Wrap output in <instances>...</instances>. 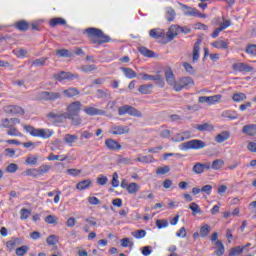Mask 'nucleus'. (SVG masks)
I'll return each instance as SVG.
<instances>
[{"label": "nucleus", "mask_w": 256, "mask_h": 256, "mask_svg": "<svg viewBox=\"0 0 256 256\" xmlns=\"http://www.w3.org/2000/svg\"><path fill=\"white\" fill-rule=\"evenodd\" d=\"M85 33L87 34L89 41L93 45H103L111 41V37L105 35V33H103V30L99 28H87L85 30Z\"/></svg>", "instance_id": "1"}, {"label": "nucleus", "mask_w": 256, "mask_h": 256, "mask_svg": "<svg viewBox=\"0 0 256 256\" xmlns=\"http://www.w3.org/2000/svg\"><path fill=\"white\" fill-rule=\"evenodd\" d=\"M24 129L27 133H30L32 137H41L42 139H49L53 137V130L49 129H37L31 125H24Z\"/></svg>", "instance_id": "2"}, {"label": "nucleus", "mask_w": 256, "mask_h": 256, "mask_svg": "<svg viewBox=\"0 0 256 256\" xmlns=\"http://www.w3.org/2000/svg\"><path fill=\"white\" fill-rule=\"evenodd\" d=\"M205 147H207L206 142H203L200 139H193L180 144L179 149H181V151H188L189 149H194V150L205 149Z\"/></svg>", "instance_id": "3"}, {"label": "nucleus", "mask_w": 256, "mask_h": 256, "mask_svg": "<svg viewBox=\"0 0 256 256\" xmlns=\"http://www.w3.org/2000/svg\"><path fill=\"white\" fill-rule=\"evenodd\" d=\"M118 115H130V117H143V113L131 105H123L118 108Z\"/></svg>", "instance_id": "4"}, {"label": "nucleus", "mask_w": 256, "mask_h": 256, "mask_svg": "<svg viewBox=\"0 0 256 256\" xmlns=\"http://www.w3.org/2000/svg\"><path fill=\"white\" fill-rule=\"evenodd\" d=\"M193 85H195V81L193 80V78L189 76L182 77L177 80L174 91L179 93V91H183V89H188V87H191Z\"/></svg>", "instance_id": "5"}, {"label": "nucleus", "mask_w": 256, "mask_h": 256, "mask_svg": "<svg viewBox=\"0 0 256 256\" xmlns=\"http://www.w3.org/2000/svg\"><path fill=\"white\" fill-rule=\"evenodd\" d=\"M65 116L66 115L63 112L51 111L46 114V119H48V121L52 123V125H57L59 123H63V121L65 120Z\"/></svg>", "instance_id": "6"}, {"label": "nucleus", "mask_w": 256, "mask_h": 256, "mask_svg": "<svg viewBox=\"0 0 256 256\" xmlns=\"http://www.w3.org/2000/svg\"><path fill=\"white\" fill-rule=\"evenodd\" d=\"M77 77H79V75L77 74H73L71 72H66V71H61L60 73H56L53 75V78L56 81H59L60 83L62 81H73V79H77Z\"/></svg>", "instance_id": "7"}, {"label": "nucleus", "mask_w": 256, "mask_h": 256, "mask_svg": "<svg viewBox=\"0 0 256 256\" xmlns=\"http://www.w3.org/2000/svg\"><path fill=\"white\" fill-rule=\"evenodd\" d=\"M38 98L42 101H57V99H61V93L42 91L38 94Z\"/></svg>", "instance_id": "8"}, {"label": "nucleus", "mask_w": 256, "mask_h": 256, "mask_svg": "<svg viewBox=\"0 0 256 256\" xmlns=\"http://www.w3.org/2000/svg\"><path fill=\"white\" fill-rule=\"evenodd\" d=\"M81 107H83V104H81L80 101L72 102L67 106L64 115H79L81 112Z\"/></svg>", "instance_id": "9"}, {"label": "nucleus", "mask_w": 256, "mask_h": 256, "mask_svg": "<svg viewBox=\"0 0 256 256\" xmlns=\"http://www.w3.org/2000/svg\"><path fill=\"white\" fill-rule=\"evenodd\" d=\"M129 126L113 125L109 129L111 135H125L129 133Z\"/></svg>", "instance_id": "10"}, {"label": "nucleus", "mask_w": 256, "mask_h": 256, "mask_svg": "<svg viewBox=\"0 0 256 256\" xmlns=\"http://www.w3.org/2000/svg\"><path fill=\"white\" fill-rule=\"evenodd\" d=\"M179 33H181V26L171 25L166 34L168 41H173V39H175Z\"/></svg>", "instance_id": "11"}, {"label": "nucleus", "mask_w": 256, "mask_h": 256, "mask_svg": "<svg viewBox=\"0 0 256 256\" xmlns=\"http://www.w3.org/2000/svg\"><path fill=\"white\" fill-rule=\"evenodd\" d=\"M165 79H166V82L175 90V85H177V80L175 79V74H173V70L171 68H167L165 70Z\"/></svg>", "instance_id": "12"}, {"label": "nucleus", "mask_w": 256, "mask_h": 256, "mask_svg": "<svg viewBox=\"0 0 256 256\" xmlns=\"http://www.w3.org/2000/svg\"><path fill=\"white\" fill-rule=\"evenodd\" d=\"M105 146L109 151H121V144L117 142V140H114L113 138H109L105 140Z\"/></svg>", "instance_id": "13"}, {"label": "nucleus", "mask_w": 256, "mask_h": 256, "mask_svg": "<svg viewBox=\"0 0 256 256\" xmlns=\"http://www.w3.org/2000/svg\"><path fill=\"white\" fill-rule=\"evenodd\" d=\"M232 69L234 71H239L240 73H243V71L246 73H251V71H253V67L243 62L233 64Z\"/></svg>", "instance_id": "14"}, {"label": "nucleus", "mask_w": 256, "mask_h": 256, "mask_svg": "<svg viewBox=\"0 0 256 256\" xmlns=\"http://www.w3.org/2000/svg\"><path fill=\"white\" fill-rule=\"evenodd\" d=\"M84 113L89 115L90 117H95V115H105V110H101L99 108H95L93 106H86L84 108Z\"/></svg>", "instance_id": "15"}, {"label": "nucleus", "mask_w": 256, "mask_h": 256, "mask_svg": "<svg viewBox=\"0 0 256 256\" xmlns=\"http://www.w3.org/2000/svg\"><path fill=\"white\" fill-rule=\"evenodd\" d=\"M201 39H198L193 47V52H192V61L193 63H197L199 61V51H201Z\"/></svg>", "instance_id": "16"}, {"label": "nucleus", "mask_w": 256, "mask_h": 256, "mask_svg": "<svg viewBox=\"0 0 256 256\" xmlns=\"http://www.w3.org/2000/svg\"><path fill=\"white\" fill-rule=\"evenodd\" d=\"M180 6L182 9H185L184 15L187 17H197V15H199V10H197V8H191L183 3H180Z\"/></svg>", "instance_id": "17"}, {"label": "nucleus", "mask_w": 256, "mask_h": 256, "mask_svg": "<svg viewBox=\"0 0 256 256\" xmlns=\"http://www.w3.org/2000/svg\"><path fill=\"white\" fill-rule=\"evenodd\" d=\"M63 96L67 97L68 99H71L73 97H77V95H80L81 92L76 87H69L68 89L63 90Z\"/></svg>", "instance_id": "18"}, {"label": "nucleus", "mask_w": 256, "mask_h": 256, "mask_svg": "<svg viewBox=\"0 0 256 256\" xmlns=\"http://www.w3.org/2000/svg\"><path fill=\"white\" fill-rule=\"evenodd\" d=\"M65 119H69L71 121V125H74L75 127H79V125L83 123V119L79 114L66 115Z\"/></svg>", "instance_id": "19"}, {"label": "nucleus", "mask_w": 256, "mask_h": 256, "mask_svg": "<svg viewBox=\"0 0 256 256\" xmlns=\"http://www.w3.org/2000/svg\"><path fill=\"white\" fill-rule=\"evenodd\" d=\"M242 133L244 135H249L250 137H254L256 135V124H247L242 128Z\"/></svg>", "instance_id": "20"}, {"label": "nucleus", "mask_w": 256, "mask_h": 256, "mask_svg": "<svg viewBox=\"0 0 256 256\" xmlns=\"http://www.w3.org/2000/svg\"><path fill=\"white\" fill-rule=\"evenodd\" d=\"M166 13H165V19L169 22V23H173V21H175V17L177 16V13L175 12V9H173L172 7H167L165 9Z\"/></svg>", "instance_id": "21"}, {"label": "nucleus", "mask_w": 256, "mask_h": 256, "mask_svg": "<svg viewBox=\"0 0 256 256\" xmlns=\"http://www.w3.org/2000/svg\"><path fill=\"white\" fill-rule=\"evenodd\" d=\"M140 75L142 76V79L144 81H157V83H161V81H163V78L159 74L150 75V74H147V73H142Z\"/></svg>", "instance_id": "22"}, {"label": "nucleus", "mask_w": 256, "mask_h": 256, "mask_svg": "<svg viewBox=\"0 0 256 256\" xmlns=\"http://www.w3.org/2000/svg\"><path fill=\"white\" fill-rule=\"evenodd\" d=\"M216 250L214 251V255L216 256H223L225 255V245H223V242L221 240H217L215 242Z\"/></svg>", "instance_id": "23"}, {"label": "nucleus", "mask_w": 256, "mask_h": 256, "mask_svg": "<svg viewBox=\"0 0 256 256\" xmlns=\"http://www.w3.org/2000/svg\"><path fill=\"white\" fill-rule=\"evenodd\" d=\"M194 128L197 129V131H213L215 129V126H213L211 123H204V124H196L194 125Z\"/></svg>", "instance_id": "24"}, {"label": "nucleus", "mask_w": 256, "mask_h": 256, "mask_svg": "<svg viewBox=\"0 0 256 256\" xmlns=\"http://www.w3.org/2000/svg\"><path fill=\"white\" fill-rule=\"evenodd\" d=\"M231 137V133L229 131H222L215 137L216 143H224V141H227Z\"/></svg>", "instance_id": "25"}, {"label": "nucleus", "mask_w": 256, "mask_h": 256, "mask_svg": "<svg viewBox=\"0 0 256 256\" xmlns=\"http://www.w3.org/2000/svg\"><path fill=\"white\" fill-rule=\"evenodd\" d=\"M79 139L78 135L73 134H66L64 136V142L69 146L73 147V143H77V140Z\"/></svg>", "instance_id": "26"}, {"label": "nucleus", "mask_w": 256, "mask_h": 256, "mask_svg": "<svg viewBox=\"0 0 256 256\" xmlns=\"http://www.w3.org/2000/svg\"><path fill=\"white\" fill-rule=\"evenodd\" d=\"M212 47H214L215 49H229V44L227 42H225V40H217L211 43Z\"/></svg>", "instance_id": "27"}, {"label": "nucleus", "mask_w": 256, "mask_h": 256, "mask_svg": "<svg viewBox=\"0 0 256 256\" xmlns=\"http://www.w3.org/2000/svg\"><path fill=\"white\" fill-rule=\"evenodd\" d=\"M138 51H139V53H141V55H143L144 57H149V58L155 57V52H154L153 50L147 49V47L139 46V47H138Z\"/></svg>", "instance_id": "28"}, {"label": "nucleus", "mask_w": 256, "mask_h": 256, "mask_svg": "<svg viewBox=\"0 0 256 256\" xmlns=\"http://www.w3.org/2000/svg\"><path fill=\"white\" fill-rule=\"evenodd\" d=\"M22 240L21 238H11V240H9L6 243V247L7 249H9V251H13V249H15L16 245H21Z\"/></svg>", "instance_id": "29"}, {"label": "nucleus", "mask_w": 256, "mask_h": 256, "mask_svg": "<svg viewBox=\"0 0 256 256\" xmlns=\"http://www.w3.org/2000/svg\"><path fill=\"white\" fill-rule=\"evenodd\" d=\"M50 27H57V25H67V20L61 17L52 18L49 22Z\"/></svg>", "instance_id": "30"}, {"label": "nucleus", "mask_w": 256, "mask_h": 256, "mask_svg": "<svg viewBox=\"0 0 256 256\" xmlns=\"http://www.w3.org/2000/svg\"><path fill=\"white\" fill-rule=\"evenodd\" d=\"M153 89V84H143L138 88L139 93L142 95H150Z\"/></svg>", "instance_id": "31"}, {"label": "nucleus", "mask_w": 256, "mask_h": 256, "mask_svg": "<svg viewBox=\"0 0 256 256\" xmlns=\"http://www.w3.org/2000/svg\"><path fill=\"white\" fill-rule=\"evenodd\" d=\"M149 35L152 39H161V37H165V31L161 29H152L150 30Z\"/></svg>", "instance_id": "32"}, {"label": "nucleus", "mask_w": 256, "mask_h": 256, "mask_svg": "<svg viewBox=\"0 0 256 256\" xmlns=\"http://www.w3.org/2000/svg\"><path fill=\"white\" fill-rule=\"evenodd\" d=\"M14 27L18 29V31H27L29 29V22L25 20H20L15 23Z\"/></svg>", "instance_id": "33"}, {"label": "nucleus", "mask_w": 256, "mask_h": 256, "mask_svg": "<svg viewBox=\"0 0 256 256\" xmlns=\"http://www.w3.org/2000/svg\"><path fill=\"white\" fill-rule=\"evenodd\" d=\"M120 69H121V71H123V73H124L125 77H127V79H135V77H137V73L131 68L121 67Z\"/></svg>", "instance_id": "34"}, {"label": "nucleus", "mask_w": 256, "mask_h": 256, "mask_svg": "<svg viewBox=\"0 0 256 256\" xmlns=\"http://www.w3.org/2000/svg\"><path fill=\"white\" fill-rule=\"evenodd\" d=\"M139 189H140L139 184L132 182L128 184V188L126 189V191H128L130 195H135L136 193H138Z\"/></svg>", "instance_id": "35"}, {"label": "nucleus", "mask_w": 256, "mask_h": 256, "mask_svg": "<svg viewBox=\"0 0 256 256\" xmlns=\"http://www.w3.org/2000/svg\"><path fill=\"white\" fill-rule=\"evenodd\" d=\"M117 163L119 165H133V159L129 157H123L122 155H118Z\"/></svg>", "instance_id": "36"}, {"label": "nucleus", "mask_w": 256, "mask_h": 256, "mask_svg": "<svg viewBox=\"0 0 256 256\" xmlns=\"http://www.w3.org/2000/svg\"><path fill=\"white\" fill-rule=\"evenodd\" d=\"M90 186H91V181L89 179H86L79 182L76 185V189H78L79 191H83L85 189H89Z\"/></svg>", "instance_id": "37"}, {"label": "nucleus", "mask_w": 256, "mask_h": 256, "mask_svg": "<svg viewBox=\"0 0 256 256\" xmlns=\"http://www.w3.org/2000/svg\"><path fill=\"white\" fill-rule=\"evenodd\" d=\"M245 251V247L235 246L230 249L228 256H238Z\"/></svg>", "instance_id": "38"}, {"label": "nucleus", "mask_w": 256, "mask_h": 256, "mask_svg": "<svg viewBox=\"0 0 256 256\" xmlns=\"http://www.w3.org/2000/svg\"><path fill=\"white\" fill-rule=\"evenodd\" d=\"M211 233V226L209 224H203L200 227V237L205 238Z\"/></svg>", "instance_id": "39"}, {"label": "nucleus", "mask_w": 256, "mask_h": 256, "mask_svg": "<svg viewBox=\"0 0 256 256\" xmlns=\"http://www.w3.org/2000/svg\"><path fill=\"white\" fill-rule=\"evenodd\" d=\"M38 173V177L45 175V173H49L51 171V166L49 165H41L40 167L36 168Z\"/></svg>", "instance_id": "40"}, {"label": "nucleus", "mask_w": 256, "mask_h": 256, "mask_svg": "<svg viewBox=\"0 0 256 256\" xmlns=\"http://www.w3.org/2000/svg\"><path fill=\"white\" fill-rule=\"evenodd\" d=\"M192 171L196 175H201V174L205 173L203 170V163H200V162L195 163L192 168Z\"/></svg>", "instance_id": "41"}, {"label": "nucleus", "mask_w": 256, "mask_h": 256, "mask_svg": "<svg viewBox=\"0 0 256 256\" xmlns=\"http://www.w3.org/2000/svg\"><path fill=\"white\" fill-rule=\"evenodd\" d=\"M135 161H138L140 163H153V161H155V158H153L152 155L139 156Z\"/></svg>", "instance_id": "42"}, {"label": "nucleus", "mask_w": 256, "mask_h": 256, "mask_svg": "<svg viewBox=\"0 0 256 256\" xmlns=\"http://www.w3.org/2000/svg\"><path fill=\"white\" fill-rule=\"evenodd\" d=\"M189 209L192 210V215H201L202 211H201V207H199V204L192 202L189 205Z\"/></svg>", "instance_id": "43"}, {"label": "nucleus", "mask_w": 256, "mask_h": 256, "mask_svg": "<svg viewBox=\"0 0 256 256\" xmlns=\"http://www.w3.org/2000/svg\"><path fill=\"white\" fill-rule=\"evenodd\" d=\"M233 101H235L236 103H239L241 101H245V99H247V95L245 93L239 92V93H235L232 96Z\"/></svg>", "instance_id": "44"}, {"label": "nucleus", "mask_w": 256, "mask_h": 256, "mask_svg": "<svg viewBox=\"0 0 256 256\" xmlns=\"http://www.w3.org/2000/svg\"><path fill=\"white\" fill-rule=\"evenodd\" d=\"M222 95L217 94L214 96H208V105H215V103H219V101H221L222 99Z\"/></svg>", "instance_id": "45"}, {"label": "nucleus", "mask_w": 256, "mask_h": 256, "mask_svg": "<svg viewBox=\"0 0 256 256\" xmlns=\"http://www.w3.org/2000/svg\"><path fill=\"white\" fill-rule=\"evenodd\" d=\"M47 63V57H41L32 62V67H43Z\"/></svg>", "instance_id": "46"}, {"label": "nucleus", "mask_w": 256, "mask_h": 256, "mask_svg": "<svg viewBox=\"0 0 256 256\" xmlns=\"http://www.w3.org/2000/svg\"><path fill=\"white\" fill-rule=\"evenodd\" d=\"M29 217H31V210L27 208H22L20 210V219L22 221H25V219H29Z\"/></svg>", "instance_id": "47"}, {"label": "nucleus", "mask_w": 256, "mask_h": 256, "mask_svg": "<svg viewBox=\"0 0 256 256\" xmlns=\"http://www.w3.org/2000/svg\"><path fill=\"white\" fill-rule=\"evenodd\" d=\"M223 165H225V162L222 159H216L212 162V169H214V171H219Z\"/></svg>", "instance_id": "48"}, {"label": "nucleus", "mask_w": 256, "mask_h": 256, "mask_svg": "<svg viewBox=\"0 0 256 256\" xmlns=\"http://www.w3.org/2000/svg\"><path fill=\"white\" fill-rule=\"evenodd\" d=\"M7 135H10L11 137H21V132H19V130L12 125L7 131Z\"/></svg>", "instance_id": "49"}, {"label": "nucleus", "mask_w": 256, "mask_h": 256, "mask_svg": "<svg viewBox=\"0 0 256 256\" xmlns=\"http://www.w3.org/2000/svg\"><path fill=\"white\" fill-rule=\"evenodd\" d=\"M23 175H26L27 177H39L38 173H37V168H30V169H27Z\"/></svg>", "instance_id": "50"}, {"label": "nucleus", "mask_w": 256, "mask_h": 256, "mask_svg": "<svg viewBox=\"0 0 256 256\" xmlns=\"http://www.w3.org/2000/svg\"><path fill=\"white\" fill-rule=\"evenodd\" d=\"M45 223H48L49 225H57V216L55 215H48L44 219Z\"/></svg>", "instance_id": "51"}, {"label": "nucleus", "mask_w": 256, "mask_h": 256, "mask_svg": "<svg viewBox=\"0 0 256 256\" xmlns=\"http://www.w3.org/2000/svg\"><path fill=\"white\" fill-rule=\"evenodd\" d=\"M246 53L248 55H252L253 57H256V44H250L246 47Z\"/></svg>", "instance_id": "52"}, {"label": "nucleus", "mask_w": 256, "mask_h": 256, "mask_svg": "<svg viewBox=\"0 0 256 256\" xmlns=\"http://www.w3.org/2000/svg\"><path fill=\"white\" fill-rule=\"evenodd\" d=\"M156 227L159 229H165V227H169V221L165 219L156 220Z\"/></svg>", "instance_id": "53"}, {"label": "nucleus", "mask_w": 256, "mask_h": 256, "mask_svg": "<svg viewBox=\"0 0 256 256\" xmlns=\"http://www.w3.org/2000/svg\"><path fill=\"white\" fill-rule=\"evenodd\" d=\"M27 251H29V246L23 245L16 249V255L23 256L25 253H27Z\"/></svg>", "instance_id": "54"}, {"label": "nucleus", "mask_w": 256, "mask_h": 256, "mask_svg": "<svg viewBox=\"0 0 256 256\" xmlns=\"http://www.w3.org/2000/svg\"><path fill=\"white\" fill-rule=\"evenodd\" d=\"M65 159H67V156L61 158V156L55 155V154H53V153H51V154L48 156V161H65Z\"/></svg>", "instance_id": "55"}, {"label": "nucleus", "mask_w": 256, "mask_h": 256, "mask_svg": "<svg viewBox=\"0 0 256 256\" xmlns=\"http://www.w3.org/2000/svg\"><path fill=\"white\" fill-rule=\"evenodd\" d=\"M19 169V166L15 163H11L7 166L6 171L7 173H16Z\"/></svg>", "instance_id": "56"}, {"label": "nucleus", "mask_w": 256, "mask_h": 256, "mask_svg": "<svg viewBox=\"0 0 256 256\" xmlns=\"http://www.w3.org/2000/svg\"><path fill=\"white\" fill-rule=\"evenodd\" d=\"M171 169L169 166L160 167L156 170L157 175H167Z\"/></svg>", "instance_id": "57"}, {"label": "nucleus", "mask_w": 256, "mask_h": 256, "mask_svg": "<svg viewBox=\"0 0 256 256\" xmlns=\"http://www.w3.org/2000/svg\"><path fill=\"white\" fill-rule=\"evenodd\" d=\"M183 67H184L185 71H187V73H190V75L195 74V69L188 62H184Z\"/></svg>", "instance_id": "58"}, {"label": "nucleus", "mask_w": 256, "mask_h": 256, "mask_svg": "<svg viewBox=\"0 0 256 256\" xmlns=\"http://www.w3.org/2000/svg\"><path fill=\"white\" fill-rule=\"evenodd\" d=\"M96 69L97 66L94 64L82 66V71H84V73H91V71H95Z\"/></svg>", "instance_id": "59"}, {"label": "nucleus", "mask_w": 256, "mask_h": 256, "mask_svg": "<svg viewBox=\"0 0 256 256\" xmlns=\"http://www.w3.org/2000/svg\"><path fill=\"white\" fill-rule=\"evenodd\" d=\"M145 235H147V232L143 229L137 230L136 232L133 233V236L136 239H143V237H145Z\"/></svg>", "instance_id": "60"}, {"label": "nucleus", "mask_w": 256, "mask_h": 256, "mask_svg": "<svg viewBox=\"0 0 256 256\" xmlns=\"http://www.w3.org/2000/svg\"><path fill=\"white\" fill-rule=\"evenodd\" d=\"M56 55H59V57H71V54L69 53V50H67V49L57 50Z\"/></svg>", "instance_id": "61"}, {"label": "nucleus", "mask_w": 256, "mask_h": 256, "mask_svg": "<svg viewBox=\"0 0 256 256\" xmlns=\"http://www.w3.org/2000/svg\"><path fill=\"white\" fill-rule=\"evenodd\" d=\"M57 236L56 235H50L47 239H46V243L48 245H57Z\"/></svg>", "instance_id": "62"}, {"label": "nucleus", "mask_w": 256, "mask_h": 256, "mask_svg": "<svg viewBox=\"0 0 256 256\" xmlns=\"http://www.w3.org/2000/svg\"><path fill=\"white\" fill-rule=\"evenodd\" d=\"M112 187H119V174H117V172L113 173V176H112Z\"/></svg>", "instance_id": "63"}, {"label": "nucleus", "mask_w": 256, "mask_h": 256, "mask_svg": "<svg viewBox=\"0 0 256 256\" xmlns=\"http://www.w3.org/2000/svg\"><path fill=\"white\" fill-rule=\"evenodd\" d=\"M37 156H29L26 158L27 165H37Z\"/></svg>", "instance_id": "64"}]
</instances>
